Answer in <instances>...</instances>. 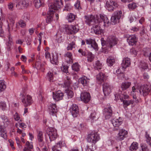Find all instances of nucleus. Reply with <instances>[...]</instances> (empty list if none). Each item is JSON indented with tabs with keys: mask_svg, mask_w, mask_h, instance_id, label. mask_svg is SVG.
<instances>
[{
	"mask_svg": "<svg viewBox=\"0 0 151 151\" xmlns=\"http://www.w3.org/2000/svg\"><path fill=\"white\" fill-rule=\"evenodd\" d=\"M101 40L102 46H106L110 48L117 44L118 42L117 39L114 36H109L106 41L104 40L103 38H101Z\"/></svg>",
	"mask_w": 151,
	"mask_h": 151,
	"instance_id": "nucleus-1",
	"label": "nucleus"
},
{
	"mask_svg": "<svg viewBox=\"0 0 151 151\" xmlns=\"http://www.w3.org/2000/svg\"><path fill=\"white\" fill-rule=\"evenodd\" d=\"M100 139V136L97 133L92 132L89 134L87 137L88 142L91 144V146H93Z\"/></svg>",
	"mask_w": 151,
	"mask_h": 151,
	"instance_id": "nucleus-2",
	"label": "nucleus"
},
{
	"mask_svg": "<svg viewBox=\"0 0 151 151\" xmlns=\"http://www.w3.org/2000/svg\"><path fill=\"white\" fill-rule=\"evenodd\" d=\"M47 134L49 137L50 142L55 140L58 137L56 129L53 128H49L47 132Z\"/></svg>",
	"mask_w": 151,
	"mask_h": 151,
	"instance_id": "nucleus-3",
	"label": "nucleus"
},
{
	"mask_svg": "<svg viewBox=\"0 0 151 151\" xmlns=\"http://www.w3.org/2000/svg\"><path fill=\"white\" fill-rule=\"evenodd\" d=\"M62 5L61 0H55L54 3L50 4L49 5L50 12H52L53 11L58 10Z\"/></svg>",
	"mask_w": 151,
	"mask_h": 151,
	"instance_id": "nucleus-4",
	"label": "nucleus"
},
{
	"mask_svg": "<svg viewBox=\"0 0 151 151\" xmlns=\"http://www.w3.org/2000/svg\"><path fill=\"white\" fill-rule=\"evenodd\" d=\"M151 89L150 86L146 84L141 86L139 88V91L140 95L145 96L148 94Z\"/></svg>",
	"mask_w": 151,
	"mask_h": 151,
	"instance_id": "nucleus-5",
	"label": "nucleus"
},
{
	"mask_svg": "<svg viewBox=\"0 0 151 151\" xmlns=\"http://www.w3.org/2000/svg\"><path fill=\"white\" fill-rule=\"evenodd\" d=\"M64 29L67 33L72 34L76 33L78 31V29L76 26L73 25L68 26L65 25Z\"/></svg>",
	"mask_w": 151,
	"mask_h": 151,
	"instance_id": "nucleus-6",
	"label": "nucleus"
},
{
	"mask_svg": "<svg viewBox=\"0 0 151 151\" xmlns=\"http://www.w3.org/2000/svg\"><path fill=\"white\" fill-rule=\"evenodd\" d=\"M103 114L106 119H109L111 118L112 115V110L110 105H108L104 109Z\"/></svg>",
	"mask_w": 151,
	"mask_h": 151,
	"instance_id": "nucleus-7",
	"label": "nucleus"
},
{
	"mask_svg": "<svg viewBox=\"0 0 151 151\" xmlns=\"http://www.w3.org/2000/svg\"><path fill=\"white\" fill-rule=\"evenodd\" d=\"M118 6V4L113 1H110L106 2V7L109 11H113Z\"/></svg>",
	"mask_w": 151,
	"mask_h": 151,
	"instance_id": "nucleus-8",
	"label": "nucleus"
},
{
	"mask_svg": "<svg viewBox=\"0 0 151 151\" xmlns=\"http://www.w3.org/2000/svg\"><path fill=\"white\" fill-rule=\"evenodd\" d=\"M24 106L27 107L31 105L33 102L31 96L29 95H27L25 96L22 100Z\"/></svg>",
	"mask_w": 151,
	"mask_h": 151,
	"instance_id": "nucleus-9",
	"label": "nucleus"
},
{
	"mask_svg": "<svg viewBox=\"0 0 151 151\" xmlns=\"http://www.w3.org/2000/svg\"><path fill=\"white\" fill-rule=\"evenodd\" d=\"M100 17V19H108L106 15L104 14H100L99 15L98 14L93 15L92 14L87 15L85 16V19H99Z\"/></svg>",
	"mask_w": 151,
	"mask_h": 151,
	"instance_id": "nucleus-10",
	"label": "nucleus"
},
{
	"mask_svg": "<svg viewBox=\"0 0 151 151\" xmlns=\"http://www.w3.org/2000/svg\"><path fill=\"white\" fill-rule=\"evenodd\" d=\"M112 87L108 83H104L103 85V90L105 96L108 95L111 91Z\"/></svg>",
	"mask_w": 151,
	"mask_h": 151,
	"instance_id": "nucleus-11",
	"label": "nucleus"
},
{
	"mask_svg": "<svg viewBox=\"0 0 151 151\" xmlns=\"http://www.w3.org/2000/svg\"><path fill=\"white\" fill-rule=\"evenodd\" d=\"M70 112L74 117H76L79 114V109L78 106L76 104H73L70 108Z\"/></svg>",
	"mask_w": 151,
	"mask_h": 151,
	"instance_id": "nucleus-12",
	"label": "nucleus"
},
{
	"mask_svg": "<svg viewBox=\"0 0 151 151\" xmlns=\"http://www.w3.org/2000/svg\"><path fill=\"white\" fill-rule=\"evenodd\" d=\"M127 41L129 45L132 46L136 44L137 39L135 35L127 36Z\"/></svg>",
	"mask_w": 151,
	"mask_h": 151,
	"instance_id": "nucleus-13",
	"label": "nucleus"
},
{
	"mask_svg": "<svg viewBox=\"0 0 151 151\" xmlns=\"http://www.w3.org/2000/svg\"><path fill=\"white\" fill-rule=\"evenodd\" d=\"M49 112L50 115L53 116H56L58 111L57 106L55 104L50 105L48 107Z\"/></svg>",
	"mask_w": 151,
	"mask_h": 151,
	"instance_id": "nucleus-14",
	"label": "nucleus"
},
{
	"mask_svg": "<svg viewBox=\"0 0 151 151\" xmlns=\"http://www.w3.org/2000/svg\"><path fill=\"white\" fill-rule=\"evenodd\" d=\"M128 132L125 130L122 129H120L117 135L118 139L120 140H122L127 136Z\"/></svg>",
	"mask_w": 151,
	"mask_h": 151,
	"instance_id": "nucleus-15",
	"label": "nucleus"
},
{
	"mask_svg": "<svg viewBox=\"0 0 151 151\" xmlns=\"http://www.w3.org/2000/svg\"><path fill=\"white\" fill-rule=\"evenodd\" d=\"M101 24L93 26L91 29V32H94L95 34L99 35L103 32V30L100 28Z\"/></svg>",
	"mask_w": 151,
	"mask_h": 151,
	"instance_id": "nucleus-16",
	"label": "nucleus"
},
{
	"mask_svg": "<svg viewBox=\"0 0 151 151\" xmlns=\"http://www.w3.org/2000/svg\"><path fill=\"white\" fill-rule=\"evenodd\" d=\"M91 96L90 93L87 92H82L81 94V101L86 103L90 100Z\"/></svg>",
	"mask_w": 151,
	"mask_h": 151,
	"instance_id": "nucleus-17",
	"label": "nucleus"
},
{
	"mask_svg": "<svg viewBox=\"0 0 151 151\" xmlns=\"http://www.w3.org/2000/svg\"><path fill=\"white\" fill-rule=\"evenodd\" d=\"M64 96L63 93L60 91H56L55 93L53 92V98L54 99L58 101L62 99Z\"/></svg>",
	"mask_w": 151,
	"mask_h": 151,
	"instance_id": "nucleus-18",
	"label": "nucleus"
},
{
	"mask_svg": "<svg viewBox=\"0 0 151 151\" xmlns=\"http://www.w3.org/2000/svg\"><path fill=\"white\" fill-rule=\"evenodd\" d=\"M130 64V59L128 58H124L122 62V70H123V72L124 71V69L127 67H129Z\"/></svg>",
	"mask_w": 151,
	"mask_h": 151,
	"instance_id": "nucleus-19",
	"label": "nucleus"
},
{
	"mask_svg": "<svg viewBox=\"0 0 151 151\" xmlns=\"http://www.w3.org/2000/svg\"><path fill=\"white\" fill-rule=\"evenodd\" d=\"M37 139L39 142L40 146L42 147L44 145L43 141V132L42 131H39L37 134Z\"/></svg>",
	"mask_w": 151,
	"mask_h": 151,
	"instance_id": "nucleus-20",
	"label": "nucleus"
},
{
	"mask_svg": "<svg viewBox=\"0 0 151 151\" xmlns=\"http://www.w3.org/2000/svg\"><path fill=\"white\" fill-rule=\"evenodd\" d=\"M69 41H68V44L67 47V50H72L73 48H75L76 46L75 40L74 38H72L71 42H70V43Z\"/></svg>",
	"mask_w": 151,
	"mask_h": 151,
	"instance_id": "nucleus-21",
	"label": "nucleus"
},
{
	"mask_svg": "<svg viewBox=\"0 0 151 151\" xmlns=\"http://www.w3.org/2000/svg\"><path fill=\"white\" fill-rule=\"evenodd\" d=\"M85 22L89 26L100 24L99 19H86Z\"/></svg>",
	"mask_w": 151,
	"mask_h": 151,
	"instance_id": "nucleus-22",
	"label": "nucleus"
},
{
	"mask_svg": "<svg viewBox=\"0 0 151 151\" xmlns=\"http://www.w3.org/2000/svg\"><path fill=\"white\" fill-rule=\"evenodd\" d=\"M107 76L102 73H99L96 76V78L99 81L102 82L105 81Z\"/></svg>",
	"mask_w": 151,
	"mask_h": 151,
	"instance_id": "nucleus-23",
	"label": "nucleus"
},
{
	"mask_svg": "<svg viewBox=\"0 0 151 151\" xmlns=\"http://www.w3.org/2000/svg\"><path fill=\"white\" fill-rule=\"evenodd\" d=\"M1 118L4 126H7L10 124V121L7 116L4 115H2L1 116Z\"/></svg>",
	"mask_w": 151,
	"mask_h": 151,
	"instance_id": "nucleus-24",
	"label": "nucleus"
},
{
	"mask_svg": "<svg viewBox=\"0 0 151 151\" xmlns=\"http://www.w3.org/2000/svg\"><path fill=\"white\" fill-rule=\"evenodd\" d=\"M72 81L70 80V78L68 76H67L66 79L65 80L64 84L62 85V87L68 88L72 83Z\"/></svg>",
	"mask_w": 151,
	"mask_h": 151,
	"instance_id": "nucleus-25",
	"label": "nucleus"
},
{
	"mask_svg": "<svg viewBox=\"0 0 151 151\" xmlns=\"http://www.w3.org/2000/svg\"><path fill=\"white\" fill-rule=\"evenodd\" d=\"M45 65L46 63L45 62L41 63L40 62L38 61L35 63V66L37 70H41L42 71H44Z\"/></svg>",
	"mask_w": 151,
	"mask_h": 151,
	"instance_id": "nucleus-26",
	"label": "nucleus"
},
{
	"mask_svg": "<svg viewBox=\"0 0 151 151\" xmlns=\"http://www.w3.org/2000/svg\"><path fill=\"white\" fill-rule=\"evenodd\" d=\"M114 127H118L122 124V121L121 118L119 119H113L111 121Z\"/></svg>",
	"mask_w": 151,
	"mask_h": 151,
	"instance_id": "nucleus-27",
	"label": "nucleus"
},
{
	"mask_svg": "<svg viewBox=\"0 0 151 151\" xmlns=\"http://www.w3.org/2000/svg\"><path fill=\"white\" fill-rule=\"evenodd\" d=\"M122 12L121 11L119 12H115L112 14L111 19H120L123 18L122 17Z\"/></svg>",
	"mask_w": 151,
	"mask_h": 151,
	"instance_id": "nucleus-28",
	"label": "nucleus"
},
{
	"mask_svg": "<svg viewBox=\"0 0 151 151\" xmlns=\"http://www.w3.org/2000/svg\"><path fill=\"white\" fill-rule=\"evenodd\" d=\"M131 84V82H124L122 83L121 87L122 90H125L130 87Z\"/></svg>",
	"mask_w": 151,
	"mask_h": 151,
	"instance_id": "nucleus-29",
	"label": "nucleus"
},
{
	"mask_svg": "<svg viewBox=\"0 0 151 151\" xmlns=\"http://www.w3.org/2000/svg\"><path fill=\"white\" fill-rule=\"evenodd\" d=\"M33 3L36 8H38L43 6V2L42 0H34Z\"/></svg>",
	"mask_w": 151,
	"mask_h": 151,
	"instance_id": "nucleus-30",
	"label": "nucleus"
},
{
	"mask_svg": "<svg viewBox=\"0 0 151 151\" xmlns=\"http://www.w3.org/2000/svg\"><path fill=\"white\" fill-rule=\"evenodd\" d=\"M100 23L101 24H104V27H107L111 24L110 19H99Z\"/></svg>",
	"mask_w": 151,
	"mask_h": 151,
	"instance_id": "nucleus-31",
	"label": "nucleus"
},
{
	"mask_svg": "<svg viewBox=\"0 0 151 151\" xmlns=\"http://www.w3.org/2000/svg\"><path fill=\"white\" fill-rule=\"evenodd\" d=\"M55 11H53L52 12H50V9H49V12H50V15L49 14L47 17V19H52L53 18H55L56 19H58L59 18L58 15L56 13H54V12Z\"/></svg>",
	"mask_w": 151,
	"mask_h": 151,
	"instance_id": "nucleus-32",
	"label": "nucleus"
},
{
	"mask_svg": "<svg viewBox=\"0 0 151 151\" xmlns=\"http://www.w3.org/2000/svg\"><path fill=\"white\" fill-rule=\"evenodd\" d=\"M79 82L81 83L83 86L87 85L89 82V80L85 76L82 77L79 80Z\"/></svg>",
	"mask_w": 151,
	"mask_h": 151,
	"instance_id": "nucleus-33",
	"label": "nucleus"
},
{
	"mask_svg": "<svg viewBox=\"0 0 151 151\" xmlns=\"http://www.w3.org/2000/svg\"><path fill=\"white\" fill-rule=\"evenodd\" d=\"M106 62L108 65L111 66L114 63L115 60L113 57L109 56L107 58Z\"/></svg>",
	"mask_w": 151,
	"mask_h": 151,
	"instance_id": "nucleus-34",
	"label": "nucleus"
},
{
	"mask_svg": "<svg viewBox=\"0 0 151 151\" xmlns=\"http://www.w3.org/2000/svg\"><path fill=\"white\" fill-rule=\"evenodd\" d=\"M138 144L136 142H133L129 147V150L132 151H135L138 149Z\"/></svg>",
	"mask_w": 151,
	"mask_h": 151,
	"instance_id": "nucleus-35",
	"label": "nucleus"
},
{
	"mask_svg": "<svg viewBox=\"0 0 151 151\" xmlns=\"http://www.w3.org/2000/svg\"><path fill=\"white\" fill-rule=\"evenodd\" d=\"M64 57L65 58H68L69 59L68 63H71L73 62L72 55L71 52H67L64 55Z\"/></svg>",
	"mask_w": 151,
	"mask_h": 151,
	"instance_id": "nucleus-36",
	"label": "nucleus"
},
{
	"mask_svg": "<svg viewBox=\"0 0 151 151\" xmlns=\"http://www.w3.org/2000/svg\"><path fill=\"white\" fill-rule=\"evenodd\" d=\"M6 88L5 81L3 80H0V93L5 90Z\"/></svg>",
	"mask_w": 151,
	"mask_h": 151,
	"instance_id": "nucleus-37",
	"label": "nucleus"
},
{
	"mask_svg": "<svg viewBox=\"0 0 151 151\" xmlns=\"http://www.w3.org/2000/svg\"><path fill=\"white\" fill-rule=\"evenodd\" d=\"M122 101L124 104V107L125 108L130 104H133V102L132 101V100H127L124 99Z\"/></svg>",
	"mask_w": 151,
	"mask_h": 151,
	"instance_id": "nucleus-38",
	"label": "nucleus"
},
{
	"mask_svg": "<svg viewBox=\"0 0 151 151\" xmlns=\"http://www.w3.org/2000/svg\"><path fill=\"white\" fill-rule=\"evenodd\" d=\"M54 146H55V147H58L59 149H60L62 147H66V145L64 141H59L56 144V145Z\"/></svg>",
	"mask_w": 151,
	"mask_h": 151,
	"instance_id": "nucleus-39",
	"label": "nucleus"
},
{
	"mask_svg": "<svg viewBox=\"0 0 151 151\" xmlns=\"http://www.w3.org/2000/svg\"><path fill=\"white\" fill-rule=\"evenodd\" d=\"M47 79L50 82H53V73L49 72L48 73L47 76Z\"/></svg>",
	"mask_w": 151,
	"mask_h": 151,
	"instance_id": "nucleus-40",
	"label": "nucleus"
},
{
	"mask_svg": "<svg viewBox=\"0 0 151 151\" xmlns=\"http://www.w3.org/2000/svg\"><path fill=\"white\" fill-rule=\"evenodd\" d=\"M22 6L24 7H27L28 5V3L27 2L26 0H22L20 1L17 4L16 6L17 5Z\"/></svg>",
	"mask_w": 151,
	"mask_h": 151,
	"instance_id": "nucleus-41",
	"label": "nucleus"
},
{
	"mask_svg": "<svg viewBox=\"0 0 151 151\" xmlns=\"http://www.w3.org/2000/svg\"><path fill=\"white\" fill-rule=\"evenodd\" d=\"M65 92L66 93L68 98H71L73 97V93L71 90L69 89L65 90Z\"/></svg>",
	"mask_w": 151,
	"mask_h": 151,
	"instance_id": "nucleus-42",
	"label": "nucleus"
},
{
	"mask_svg": "<svg viewBox=\"0 0 151 151\" xmlns=\"http://www.w3.org/2000/svg\"><path fill=\"white\" fill-rule=\"evenodd\" d=\"M72 68L73 70L77 72L79 70L80 66L78 63H75L72 65Z\"/></svg>",
	"mask_w": 151,
	"mask_h": 151,
	"instance_id": "nucleus-43",
	"label": "nucleus"
},
{
	"mask_svg": "<svg viewBox=\"0 0 151 151\" xmlns=\"http://www.w3.org/2000/svg\"><path fill=\"white\" fill-rule=\"evenodd\" d=\"M102 67V64L99 61L97 60L96 62L95 69H96L97 70L101 69Z\"/></svg>",
	"mask_w": 151,
	"mask_h": 151,
	"instance_id": "nucleus-44",
	"label": "nucleus"
},
{
	"mask_svg": "<svg viewBox=\"0 0 151 151\" xmlns=\"http://www.w3.org/2000/svg\"><path fill=\"white\" fill-rule=\"evenodd\" d=\"M87 58L88 62H91L93 60L94 57L91 53L89 52L87 54Z\"/></svg>",
	"mask_w": 151,
	"mask_h": 151,
	"instance_id": "nucleus-45",
	"label": "nucleus"
},
{
	"mask_svg": "<svg viewBox=\"0 0 151 151\" xmlns=\"http://www.w3.org/2000/svg\"><path fill=\"white\" fill-rule=\"evenodd\" d=\"M137 7L136 4L134 3L129 4L128 5V7L130 10H133L136 8Z\"/></svg>",
	"mask_w": 151,
	"mask_h": 151,
	"instance_id": "nucleus-46",
	"label": "nucleus"
},
{
	"mask_svg": "<svg viewBox=\"0 0 151 151\" xmlns=\"http://www.w3.org/2000/svg\"><path fill=\"white\" fill-rule=\"evenodd\" d=\"M146 138V140L147 144L151 146V137L149 136V135L147 134L145 135Z\"/></svg>",
	"mask_w": 151,
	"mask_h": 151,
	"instance_id": "nucleus-47",
	"label": "nucleus"
},
{
	"mask_svg": "<svg viewBox=\"0 0 151 151\" xmlns=\"http://www.w3.org/2000/svg\"><path fill=\"white\" fill-rule=\"evenodd\" d=\"M91 46L94 49L98 50V45L95 41L94 40L91 45Z\"/></svg>",
	"mask_w": 151,
	"mask_h": 151,
	"instance_id": "nucleus-48",
	"label": "nucleus"
},
{
	"mask_svg": "<svg viewBox=\"0 0 151 151\" xmlns=\"http://www.w3.org/2000/svg\"><path fill=\"white\" fill-rule=\"evenodd\" d=\"M18 23L21 27H24L26 26L25 22L22 19H21L18 22Z\"/></svg>",
	"mask_w": 151,
	"mask_h": 151,
	"instance_id": "nucleus-49",
	"label": "nucleus"
},
{
	"mask_svg": "<svg viewBox=\"0 0 151 151\" xmlns=\"http://www.w3.org/2000/svg\"><path fill=\"white\" fill-rule=\"evenodd\" d=\"M140 151H149L147 145L145 144L142 145L141 146V150Z\"/></svg>",
	"mask_w": 151,
	"mask_h": 151,
	"instance_id": "nucleus-50",
	"label": "nucleus"
},
{
	"mask_svg": "<svg viewBox=\"0 0 151 151\" xmlns=\"http://www.w3.org/2000/svg\"><path fill=\"white\" fill-rule=\"evenodd\" d=\"M140 66L141 68L144 69H147V64L145 62H142L140 64Z\"/></svg>",
	"mask_w": 151,
	"mask_h": 151,
	"instance_id": "nucleus-51",
	"label": "nucleus"
},
{
	"mask_svg": "<svg viewBox=\"0 0 151 151\" xmlns=\"http://www.w3.org/2000/svg\"><path fill=\"white\" fill-rule=\"evenodd\" d=\"M68 67L67 65H64L61 68V70L62 71L66 73H68Z\"/></svg>",
	"mask_w": 151,
	"mask_h": 151,
	"instance_id": "nucleus-52",
	"label": "nucleus"
},
{
	"mask_svg": "<svg viewBox=\"0 0 151 151\" xmlns=\"http://www.w3.org/2000/svg\"><path fill=\"white\" fill-rule=\"evenodd\" d=\"M57 56H53L52 60L51 59L50 60V62L52 64H57Z\"/></svg>",
	"mask_w": 151,
	"mask_h": 151,
	"instance_id": "nucleus-53",
	"label": "nucleus"
},
{
	"mask_svg": "<svg viewBox=\"0 0 151 151\" xmlns=\"http://www.w3.org/2000/svg\"><path fill=\"white\" fill-rule=\"evenodd\" d=\"M68 19H75L76 17V15L73 14L72 13L68 14L67 16Z\"/></svg>",
	"mask_w": 151,
	"mask_h": 151,
	"instance_id": "nucleus-54",
	"label": "nucleus"
},
{
	"mask_svg": "<svg viewBox=\"0 0 151 151\" xmlns=\"http://www.w3.org/2000/svg\"><path fill=\"white\" fill-rule=\"evenodd\" d=\"M71 9V6L70 4H67L66 5L64 10H66L67 11H69Z\"/></svg>",
	"mask_w": 151,
	"mask_h": 151,
	"instance_id": "nucleus-55",
	"label": "nucleus"
},
{
	"mask_svg": "<svg viewBox=\"0 0 151 151\" xmlns=\"http://www.w3.org/2000/svg\"><path fill=\"white\" fill-rule=\"evenodd\" d=\"M17 18V16L15 13H12L9 16V18L10 19H15Z\"/></svg>",
	"mask_w": 151,
	"mask_h": 151,
	"instance_id": "nucleus-56",
	"label": "nucleus"
},
{
	"mask_svg": "<svg viewBox=\"0 0 151 151\" xmlns=\"http://www.w3.org/2000/svg\"><path fill=\"white\" fill-rule=\"evenodd\" d=\"M27 147L28 148V149L30 150V149H32L33 148V146L32 144H30L29 142L27 141L26 142V147Z\"/></svg>",
	"mask_w": 151,
	"mask_h": 151,
	"instance_id": "nucleus-57",
	"label": "nucleus"
},
{
	"mask_svg": "<svg viewBox=\"0 0 151 151\" xmlns=\"http://www.w3.org/2000/svg\"><path fill=\"white\" fill-rule=\"evenodd\" d=\"M6 127V126H5L4 125H2L0 124V133L3 132H4L6 131V129L5 127Z\"/></svg>",
	"mask_w": 151,
	"mask_h": 151,
	"instance_id": "nucleus-58",
	"label": "nucleus"
},
{
	"mask_svg": "<svg viewBox=\"0 0 151 151\" xmlns=\"http://www.w3.org/2000/svg\"><path fill=\"white\" fill-rule=\"evenodd\" d=\"M74 6L77 9H81V8L80 6V1H77L76 3L74 4Z\"/></svg>",
	"mask_w": 151,
	"mask_h": 151,
	"instance_id": "nucleus-59",
	"label": "nucleus"
},
{
	"mask_svg": "<svg viewBox=\"0 0 151 151\" xmlns=\"http://www.w3.org/2000/svg\"><path fill=\"white\" fill-rule=\"evenodd\" d=\"M16 142L17 145L19 146V148H22V146L21 145V142L19 140V138L18 137H17L16 138Z\"/></svg>",
	"mask_w": 151,
	"mask_h": 151,
	"instance_id": "nucleus-60",
	"label": "nucleus"
},
{
	"mask_svg": "<svg viewBox=\"0 0 151 151\" xmlns=\"http://www.w3.org/2000/svg\"><path fill=\"white\" fill-rule=\"evenodd\" d=\"M122 98H120V99L122 101H123V100L126 99H128L129 98V96L128 95L126 94H122Z\"/></svg>",
	"mask_w": 151,
	"mask_h": 151,
	"instance_id": "nucleus-61",
	"label": "nucleus"
},
{
	"mask_svg": "<svg viewBox=\"0 0 151 151\" xmlns=\"http://www.w3.org/2000/svg\"><path fill=\"white\" fill-rule=\"evenodd\" d=\"M14 118L16 121H18L20 119V117L18 113L16 112L14 115Z\"/></svg>",
	"mask_w": 151,
	"mask_h": 151,
	"instance_id": "nucleus-62",
	"label": "nucleus"
},
{
	"mask_svg": "<svg viewBox=\"0 0 151 151\" xmlns=\"http://www.w3.org/2000/svg\"><path fill=\"white\" fill-rule=\"evenodd\" d=\"M93 146H90V144L86 146V151H93L92 147Z\"/></svg>",
	"mask_w": 151,
	"mask_h": 151,
	"instance_id": "nucleus-63",
	"label": "nucleus"
},
{
	"mask_svg": "<svg viewBox=\"0 0 151 151\" xmlns=\"http://www.w3.org/2000/svg\"><path fill=\"white\" fill-rule=\"evenodd\" d=\"M8 6L9 9L11 10H13V4L12 2H10L8 4Z\"/></svg>",
	"mask_w": 151,
	"mask_h": 151,
	"instance_id": "nucleus-64",
	"label": "nucleus"
}]
</instances>
